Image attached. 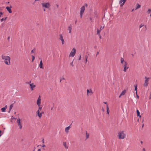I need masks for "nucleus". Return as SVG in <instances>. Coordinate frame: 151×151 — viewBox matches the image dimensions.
<instances>
[{
  "mask_svg": "<svg viewBox=\"0 0 151 151\" xmlns=\"http://www.w3.org/2000/svg\"><path fill=\"white\" fill-rule=\"evenodd\" d=\"M43 9V10L44 11V12H45L46 11V8H42Z\"/></svg>",
  "mask_w": 151,
  "mask_h": 151,
  "instance_id": "nucleus-37",
  "label": "nucleus"
},
{
  "mask_svg": "<svg viewBox=\"0 0 151 151\" xmlns=\"http://www.w3.org/2000/svg\"><path fill=\"white\" fill-rule=\"evenodd\" d=\"M90 20H92V18H91V17H90Z\"/></svg>",
  "mask_w": 151,
  "mask_h": 151,
  "instance_id": "nucleus-51",
  "label": "nucleus"
},
{
  "mask_svg": "<svg viewBox=\"0 0 151 151\" xmlns=\"http://www.w3.org/2000/svg\"><path fill=\"white\" fill-rule=\"evenodd\" d=\"M149 98V99H151V93H150V96Z\"/></svg>",
  "mask_w": 151,
  "mask_h": 151,
  "instance_id": "nucleus-40",
  "label": "nucleus"
},
{
  "mask_svg": "<svg viewBox=\"0 0 151 151\" xmlns=\"http://www.w3.org/2000/svg\"><path fill=\"white\" fill-rule=\"evenodd\" d=\"M45 147V146L44 145H42V147Z\"/></svg>",
  "mask_w": 151,
  "mask_h": 151,
  "instance_id": "nucleus-47",
  "label": "nucleus"
},
{
  "mask_svg": "<svg viewBox=\"0 0 151 151\" xmlns=\"http://www.w3.org/2000/svg\"><path fill=\"white\" fill-rule=\"evenodd\" d=\"M134 10V9H133L132 10V12Z\"/></svg>",
  "mask_w": 151,
  "mask_h": 151,
  "instance_id": "nucleus-57",
  "label": "nucleus"
},
{
  "mask_svg": "<svg viewBox=\"0 0 151 151\" xmlns=\"http://www.w3.org/2000/svg\"><path fill=\"white\" fill-rule=\"evenodd\" d=\"M7 106L6 105L4 106V107H3L1 108V110L2 112H5V111L6 109L7 108Z\"/></svg>",
  "mask_w": 151,
  "mask_h": 151,
  "instance_id": "nucleus-17",
  "label": "nucleus"
},
{
  "mask_svg": "<svg viewBox=\"0 0 151 151\" xmlns=\"http://www.w3.org/2000/svg\"><path fill=\"white\" fill-rule=\"evenodd\" d=\"M10 38V37H8V40H9V39Z\"/></svg>",
  "mask_w": 151,
  "mask_h": 151,
  "instance_id": "nucleus-52",
  "label": "nucleus"
},
{
  "mask_svg": "<svg viewBox=\"0 0 151 151\" xmlns=\"http://www.w3.org/2000/svg\"><path fill=\"white\" fill-rule=\"evenodd\" d=\"M66 145V143H65V145Z\"/></svg>",
  "mask_w": 151,
  "mask_h": 151,
  "instance_id": "nucleus-62",
  "label": "nucleus"
},
{
  "mask_svg": "<svg viewBox=\"0 0 151 151\" xmlns=\"http://www.w3.org/2000/svg\"><path fill=\"white\" fill-rule=\"evenodd\" d=\"M1 58L2 59L4 60V62L6 65H10L11 58L9 56L3 55L1 56Z\"/></svg>",
  "mask_w": 151,
  "mask_h": 151,
  "instance_id": "nucleus-2",
  "label": "nucleus"
},
{
  "mask_svg": "<svg viewBox=\"0 0 151 151\" xmlns=\"http://www.w3.org/2000/svg\"><path fill=\"white\" fill-rule=\"evenodd\" d=\"M104 103L106 104V106H107V105L109 106L108 104L106 102H104Z\"/></svg>",
  "mask_w": 151,
  "mask_h": 151,
  "instance_id": "nucleus-35",
  "label": "nucleus"
},
{
  "mask_svg": "<svg viewBox=\"0 0 151 151\" xmlns=\"http://www.w3.org/2000/svg\"><path fill=\"white\" fill-rule=\"evenodd\" d=\"M42 8H46L47 9H49L51 6L50 2L42 3L41 4Z\"/></svg>",
  "mask_w": 151,
  "mask_h": 151,
  "instance_id": "nucleus-3",
  "label": "nucleus"
},
{
  "mask_svg": "<svg viewBox=\"0 0 151 151\" xmlns=\"http://www.w3.org/2000/svg\"><path fill=\"white\" fill-rule=\"evenodd\" d=\"M87 95L88 96H91V95H92L93 93L92 90V89H91V88L87 89Z\"/></svg>",
  "mask_w": 151,
  "mask_h": 151,
  "instance_id": "nucleus-10",
  "label": "nucleus"
},
{
  "mask_svg": "<svg viewBox=\"0 0 151 151\" xmlns=\"http://www.w3.org/2000/svg\"><path fill=\"white\" fill-rule=\"evenodd\" d=\"M39 67L41 68L42 69L43 68V64L42 63V60H41L40 61V64L39 65Z\"/></svg>",
  "mask_w": 151,
  "mask_h": 151,
  "instance_id": "nucleus-18",
  "label": "nucleus"
},
{
  "mask_svg": "<svg viewBox=\"0 0 151 151\" xmlns=\"http://www.w3.org/2000/svg\"><path fill=\"white\" fill-rule=\"evenodd\" d=\"M17 122L18 124V125L19 127V129H21L22 128V124L21 122V120L19 118H18L17 120Z\"/></svg>",
  "mask_w": 151,
  "mask_h": 151,
  "instance_id": "nucleus-6",
  "label": "nucleus"
},
{
  "mask_svg": "<svg viewBox=\"0 0 151 151\" xmlns=\"http://www.w3.org/2000/svg\"><path fill=\"white\" fill-rule=\"evenodd\" d=\"M66 145V143H65V145Z\"/></svg>",
  "mask_w": 151,
  "mask_h": 151,
  "instance_id": "nucleus-63",
  "label": "nucleus"
},
{
  "mask_svg": "<svg viewBox=\"0 0 151 151\" xmlns=\"http://www.w3.org/2000/svg\"><path fill=\"white\" fill-rule=\"evenodd\" d=\"M41 111L37 110L36 112V116H38L40 118L42 117V113L40 112Z\"/></svg>",
  "mask_w": 151,
  "mask_h": 151,
  "instance_id": "nucleus-11",
  "label": "nucleus"
},
{
  "mask_svg": "<svg viewBox=\"0 0 151 151\" xmlns=\"http://www.w3.org/2000/svg\"><path fill=\"white\" fill-rule=\"evenodd\" d=\"M117 137L119 139H124L126 137V134L124 131L122 130L118 132Z\"/></svg>",
  "mask_w": 151,
  "mask_h": 151,
  "instance_id": "nucleus-1",
  "label": "nucleus"
},
{
  "mask_svg": "<svg viewBox=\"0 0 151 151\" xmlns=\"http://www.w3.org/2000/svg\"><path fill=\"white\" fill-rule=\"evenodd\" d=\"M137 86H135V87L134 90H135V91H136L135 93H136V94L137 97V99H139V97L137 94Z\"/></svg>",
  "mask_w": 151,
  "mask_h": 151,
  "instance_id": "nucleus-19",
  "label": "nucleus"
},
{
  "mask_svg": "<svg viewBox=\"0 0 151 151\" xmlns=\"http://www.w3.org/2000/svg\"><path fill=\"white\" fill-rule=\"evenodd\" d=\"M11 7H9V6H7L6 7V9L10 13H12V11L11 9Z\"/></svg>",
  "mask_w": 151,
  "mask_h": 151,
  "instance_id": "nucleus-16",
  "label": "nucleus"
},
{
  "mask_svg": "<svg viewBox=\"0 0 151 151\" xmlns=\"http://www.w3.org/2000/svg\"><path fill=\"white\" fill-rule=\"evenodd\" d=\"M126 1V0H120L119 1V3L120 4V6L122 7Z\"/></svg>",
  "mask_w": 151,
  "mask_h": 151,
  "instance_id": "nucleus-14",
  "label": "nucleus"
},
{
  "mask_svg": "<svg viewBox=\"0 0 151 151\" xmlns=\"http://www.w3.org/2000/svg\"><path fill=\"white\" fill-rule=\"evenodd\" d=\"M57 6L58 7V5H57Z\"/></svg>",
  "mask_w": 151,
  "mask_h": 151,
  "instance_id": "nucleus-61",
  "label": "nucleus"
},
{
  "mask_svg": "<svg viewBox=\"0 0 151 151\" xmlns=\"http://www.w3.org/2000/svg\"><path fill=\"white\" fill-rule=\"evenodd\" d=\"M38 106V109L37 110L40 111H41L42 108V106L41 105H40L39 106Z\"/></svg>",
  "mask_w": 151,
  "mask_h": 151,
  "instance_id": "nucleus-25",
  "label": "nucleus"
},
{
  "mask_svg": "<svg viewBox=\"0 0 151 151\" xmlns=\"http://www.w3.org/2000/svg\"><path fill=\"white\" fill-rule=\"evenodd\" d=\"M53 110V107H52L51 108V110Z\"/></svg>",
  "mask_w": 151,
  "mask_h": 151,
  "instance_id": "nucleus-50",
  "label": "nucleus"
},
{
  "mask_svg": "<svg viewBox=\"0 0 151 151\" xmlns=\"http://www.w3.org/2000/svg\"><path fill=\"white\" fill-rule=\"evenodd\" d=\"M123 68V71L124 72H126L127 70L129 68V65L128 63H127L124 65H122Z\"/></svg>",
  "mask_w": 151,
  "mask_h": 151,
  "instance_id": "nucleus-7",
  "label": "nucleus"
},
{
  "mask_svg": "<svg viewBox=\"0 0 151 151\" xmlns=\"http://www.w3.org/2000/svg\"><path fill=\"white\" fill-rule=\"evenodd\" d=\"M31 91L33 90L34 88L35 87V86H30L29 87Z\"/></svg>",
  "mask_w": 151,
  "mask_h": 151,
  "instance_id": "nucleus-23",
  "label": "nucleus"
},
{
  "mask_svg": "<svg viewBox=\"0 0 151 151\" xmlns=\"http://www.w3.org/2000/svg\"><path fill=\"white\" fill-rule=\"evenodd\" d=\"M103 28H104V27H103L102 28V27H101V28H100V29H101L100 30H101L103 29Z\"/></svg>",
  "mask_w": 151,
  "mask_h": 151,
  "instance_id": "nucleus-43",
  "label": "nucleus"
},
{
  "mask_svg": "<svg viewBox=\"0 0 151 151\" xmlns=\"http://www.w3.org/2000/svg\"><path fill=\"white\" fill-rule=\"evenodd\" d=\"M101 110L103 112H104V110L103 108H102V109Z\"/></svg>",
  "mask_w": 151,
  "mask_h": 151,
  "instance_id": "nucleus-42",
  "label": "nucleus"
},
{
  "mask_svg": "<svg viewBox=\"0 0 151 151\" xmlns=\"http://www.w3.org/2000/svg\"><path fill=\"white\" fill-rule=\"evenodd\" d=\"M71 29H72V28H71V26H69L68 27V29L69 30V33H70L71 32Z\"/></svg>",
  "mask_w": 151,
  "mask_h": 151,
  "instance_id": "nucleus-30",
  "label": "nucleus"
},
{
  "mask_svg": "<svg viewBox=\"0 0 151 151\" xmlns=\"http://www.w3.org/2000/svg\"><path fill=\"white\" fill-rule=\"evenodd\" d=\"M81 55H80V57H79V60H81Z\"/></svg>",
  "mask_w": 151,
  "mask_h": 151,
  "instance_id": "nucleus-45",
  "label": "nucleus"
},
{
  "mask_svg": "<svg viewBox=\"0 0 151 151\" xmlns=\"http://www.w3.org/2000/svg\"><path fill=\"white\" fill-rule=\"evenodd\" d=\"M4 20V18H2L1 19V22H2L3 21V20Z\"/></svg>",
  "mask_w": 151,
  "mask_h": 151,
  "instance_id": "nucleus-41",
  "label": "nucleus"
},
{
  "mask_svg": "<svg viewBox=\"0 0 151 151\" xmlns=\"http://www.w3.org/2000/svg\"><path fill=\"white\" fill-rule=\"evenodd\" d=\"M35 49H34L33 50H32L31 52V53H35Z\"/></svg>",
  "mask_w": 151,
  "mask_h": 151,
  "instance_id": "nucleus-34",
  "label": "nucleus"
},
{
  "mask_svg": "<svg viewBox=\"0 0 151 151\" xmlns=\"http://www.w3.org/2000/svg\"><path fill=\"white\" fill-rule=\"evenodd\" d=\"M33 151H35V149H34V150H33Z\"/></svg>",
  "mask_w": 151,
  "mask_h": 151,
  "instance_id": "nucleus-60",
  "label": "nucleus"
},
{
  "mask_svg": "<svg viewBox=\"0 0 151 151\" xmlns=\"http://www.w3.org/2000/svg\"><path fill=\"white\" fill-rule=\"evenodd\" d=\"M140 142H141V144H142L143 143V142L142 141H141Z\"/></svg>",
  "mask_w": 151,
  "mask_h": 151,
  "instance_id": "nucleus-55",
  "label": "nucleus"
},
{
  "mask_svg": "<svg viewBox=\"0 0 151 151\" xmlns=\"http://www.w3.org/2000/svg\"><path fill=\"white\" fill-rule=\"evenodd\" d=\"M85 7L84 6H83L81 8L80 17L82 18L83 13L85 11Z\"/></svg>",
  "mask_w": 151,
  "mask_h": 151,
  "instance_id": "nucleus-9",
  "label": "nucleus"
},
{
  "mask_svg": "<svg viewBox=\"0 0 151 151\" xmlns=\"http://www.w3.org/2000/svg\"><path fill=\"white\" fill-rule=\"evenodd\" d=\"M2 135V134H1V131L0 130V137Z\"/></svg>",
  "mask_w": 151,
  "mask_h": 151,
  "instance_id": "nucleus-39",
  "label": "nucleus"
},
{
  "mask_svg": "<svg viewBox=\"0 0 151 151\" xmlns=\"http://www.w3.org/2000/svg\"><path fill=\"white\" fill-rule=\"evenodd\" d=\"M137 116H139L140 118L141 117V116L140 114V112L138 109L137 110Z\"/></svg>",
  "mask_w": 151,
  "mask_h": 151,
  "instance_id": "nucleus-21",
  "label": "nucleus"
},
{
  "mask_svg": "<svg viewBox=\"0 0 151 151\" xmlns=\"http://www.w3.org/2000/svg\"><path fill=\"white\" fill-rule=\"evenodd\" d=\"M101 30H99V29H98L97 30V34L98 35H100V32H101Z\"/></svg>",
  "mask_w": 151,
  "mask_h": 151,
  "instance_id": "nucleus-33",
  "label": "nucleus"
},
{
  "mask_svg": "<svg viewBox=\"0 0 151 151\" xmlns=\"http://www.w3.org/2000/svg\"><path fill=\"white\" fill-rule=\"evenodd\" d=\"M143 151H145V149L144 148H143Z\"/></svg>",
  "mask_w": 151,
  "mask_h": 151,
  "instance_id": "nucleus-44",
  "label": "nucleus"
},
{
  "mask_svg": "<svg viewBox=\"0 0 151 151\" xmlns=\"http://www.w3.org/2000/svg\"><path fill=\"white\" fill-rule=\"evenodd\" d=\"M147 13L148 14H150V16L151 17V9H148Z\"/></svg>",
  "mask_w": 151,
  "mask_h": 151,
  "instance_id": "nucleus-27",
  "label": "nucleus"
},
{
  "mask_svg": "<svg viewBox=\"0 0 151 151\" xmlns=\"http://www.w3.org/2000/svg\"><path fill=\"white\" fill-rule=\"evenodd\" d=\"M126 92V90H124L121 93V95L123 96V95H124Z\"/></svg>",
  "mask_w": 151,
  "mask_h": 151,
  "instance_id": "nucleus-26",
  "label": "nucleus"
},
{
  "mask_svg": "<svg viewBox=\"0 0 151 151\" xmlns=\"http://www.w3.org/2000/svg\"><path fill=\"white\" fill-rule=\"evenodd\" d=\"M59 37V39L61 40L62 44L63 45L64 44V40L63 39V36L61 34H60Z\"/></svg>",
  "mask_w": 151,
  "mask_h": 151,
  "instance_id": "nucleus-15",
  "label": "nucleus"
},
{
  "mask_svg": "<svg viewBox=\"0 0 151 151\" xmlns=\"http://www.w3.org/2000/svg\"><path fill=\"white\" fill-rule=\"evenodd\" d=\"M85 63L86 64L87 62V59H88V56H87L86 55V56H85Z\"/></svg>",
  "mask_w": 151,
  "mask_h": 151,
  "instance_id": "nucleus-29",
  "label": "nucleus"
},
{
  "mask_svg": "<svg viewBox=\"0 0 151 151\" xmlns=\"http://www.w3.org/2000/svg\"><path fill=\"white\" fill-rule=\"evenodd\" d=\"M122 96V95H121V94H120V95L119 96V98H121V96Z\"/></svg>",
  "mask_w": 151,
  "mask_h": 151,
  "instance_id": "nucleus-49",
  "label": "nucleus"
},
{
  "mask_svg": "<svg viewBox=\"0 0 151 151\" xmlns=\"http://www.w3.org/2000/svg\"><path fill=\"white\" fill-rule=\"evenodd\" d=\"M70 65L72 67L73 66V62L70 63Z\"/></svg>",
  "mask_w": 151,
  "mask_h": 151,
  "instance_id": "nucleus-36",
  "label": "nucleus"
},
{
  "mask_svg": "<svg viewBox=\"0 0 151 151\" xmlns=\"http://www.w3.org/2000/svg\"><path fill=\"white\" fill-rule=\"evenodd\" d=\"M40 0H35V2H36V1H40Z\"/></svg>",
  "mask_w": 151,
  "mask_h": 151,
  "instance_id": "nucleus-46",
  "label": "nucleus"
},
{
  "mask_svg": "<svg viewBox=\"0 0 151 151\" xmlns=\"http://www.w3.org/2000/svg\"><path fill=\"white\" fill-rule=\"evenodd\" d=\"M13 106V104H12L10 105V107H9V112L12 109Z\"/></svg>",
  "mask_w": 151,
  "mask_h": 151,
  "instance_id": "nucleus-28",
  "label": "nucleus"
},
{
  "mask_svg": "<svg viewBox=\"0 0 151 151\" xmlns=\"http://www.w3.org/2000/svg\"><path fill=\"white\" fill-rule=\"evenodd\" d=\"M41 99L40 95L38 97L36 102V103L38 106H39L41 104Z\"/></svg>",
  "mask_w": 151,
  "mask_h": 151,
  "instance_id": "nucleus-8",
  "label": "nucleus"
},
{
  "mask_svg": "<svg viewBox=\"0 0 151 151\" xmlns=\"http://www.w3.org/2000/svg\"><path fill=\"white\" fill-rule=\"evenodd\" d=\"M29 85H33V84L32 83V84H30Z\"/></svg>",
  "mask_w": 151,
  "mask_h": 151,
  "instance_id": "nucleus-56",
  "label": "nucleus"
},
{
  "mask_svg": "<svg viewBox=\"0 0 151 151\" xmlns=\"http://www.w3.org/2000/svg\"><path fill=\"white\" fill-rule=\"evenodd\" d=\"M120 61L121 63L122 64V65L127 63L126 61H125L124 60V59L122 58H121Z\"/></svg>",
  "mask_w": 151,
  "mask_h": 151,
  "instance_id": "nucleus-13",
  "label": "nucleus"
},
{
  "mask_svg": "<svg viewBox=\"0 0 151 151\" xmlns=\"http://www.w3.org/2000/svg\"><path fill=\"white\" fill-rule=\"evenodd\" d=\"M76 52V49L74 48H73L69 55V57H73L75 55Z\"/></svg>",
  "mask_w": 151,
  "mask_h": 151,
  "instance_id": "nucleus-5",
  "label": "nucleus"
},
{
  "mask_svg": "<svg viewBox=\"0 0 151 151\" xmlns=\"http://www.w3.org/2000/svg\"><path fill=\"white\" fill-rule=\"evenodd\" d=\"M142 27L141 31L142 32H145L147 29L146 25H145L143 24H141L139 26V29Z\"/></svg>",
  "mask_w": 151,
  "mask_h": 151,
  "instance_id": "nucleus-4",
  "label": "nucleus"
},
{
  "mask_svg": "<svg viewBox=\"0 0 151 151\" xmlns=\"http://www.w3.org/2000/svg\"><path fill=\"white\" fill-rule=\"evenodd\" d=\"M42 142H43V143H44V141L43 140V141H42Z\"/></svg>",
  "mask_w": 151,
  "mask_h": 151,
  "instance_id": "nucleus-59",
  "label": "nucleus"
},
{
  "mask_svg": "<svg viewBox=\"0 0 151 151\" xmlns=\"http://www.w3.org/2000/svg\"><path fill=\"white\" fill-rule=\"evenodd\" d=\"M85 6H87V4H85Z\"/></svg>",
  "mask_w": 151,
  "mask_h": 151,
  "instance_id": "nucleus-53",
  "label": "nucleus"
},
{
  "mask_svg": "<svg viewBox=\"0 0 151 151\" xmlns=\"http://www.w3.org/2000/svg\"><path fill=\"white\" fill-rule=\"evenodd\" d=\"M0 17H1V15H3V13L1 12L0 13Z\"/></svg>",
  "mask_w": 151,
  "mask_h": 151,
  "instance_id": "nucleus-38",
  "label": "nucleus"
},
{
  "mask_svg": "<svg viewBox=\"0 0 151 151\" xmlns=\"http://www.w3.org/2000/svg\"><path fill=\"white\" fill-rule=\"evenodd\" d=\"M37 151H41V149H38Z\"/></svg>",
  "mask_w": 151,
  "mask_h": 151,
  "instance_id": "nucleus-48",
  "label": "nucleus"
},
{
  "mask_svg": "<svg viewBox=\"0 0 151 151\" xmlns=\"http://www.w3.org/2000/svg\"><path fill=\"white\" fill-rule=\"evenodd\" d=\"M89 137V134L88 133H87V132L86 133V139H87Z\"/></svg>",
  "mask_w": 151,
  "mask_h": 151,
  "instance_id": "nucleus-32",
  "label": "nucleus"
},
{
  "mask_svg": "<svg viewBox=\"0 0 151 151\" xmlns=\"http://www.w3.org/2000/svg\"><path fill=\"white\" fill-rule=\"evenodd\" d=\"M70 126H68V127H66V128H65V132L67 133H68L69 132V130L70 129Z\"/></svg>",
  "mask_w": 151,
  "mask_h": 151,
  "instance_id": "nucleus-20",
  "label": "nucleus"
},
{
  "mask_svg": "<svg viewBox=\"0 0 151 151\" xmlns=\"http://www.w3.org/2000/svg\"><path fill=\"white\" fill-rule=\"evenodd\" d=\"M136 6H136V7L135 10H137V9L139 8H140V7L141 6V5L138 4H137Z\"/></svg>",
  "mask_w": 151,
  "mask_h": 151,
  "instance_id": "nucleus-22",
  "label": "nucleus"
},
{
  "mask_svg": "<svg viewBox=\"0 0 151 151\" xmlns=\"http://www.w3.org/2000/svg\"><path fill=\"white\" fill-rule=\"evenodd\" d=\"M145 82L144 83V85H147L148 84V81L149 79H150V78H148L145 77Z\"/></svg>",
  "mask_w": 151,
  "mask_h": 151,
  "instance_id": "nucleus-12",
  "label": "nucleus"
},
{
  "mask_svg": "<svg viewBox=\"0 0 151 151\" xmlns=\"http://www.w3.org/2000/svg\"><path fill=\"white\" fill-rule=\"evenodd\" d=\"M32 62H33L34 61V60L35 59V57L33 55H32Z\"/></svg>",
  "mask_w": 151,
  "mask_h": 151,
  "instance_id": "nucleus-31",
  "label": "nucleus"
},
{
  "mask_svg": "<svg viewBox=\"0 0 151 151\" xmlns=\"http://www.w3.org/2000/svg\"><path fill=\"white\" fill-rule=\"evenodd\" d=\"M144 126V124H143L142 125V127H143Z\"/></svg>",
  "mask_w": 151,
  "mask_h": 151,
  "instance_id": "nucleus-58",
  "label": "nucleus"
},
{
  "mask_svg": "<svg viewBox=\"0 0 151 151\" xmlns=\"http://www.w3.org/2000/svg\"><path fill=\"white\" fill-rule=\"evenodd\" d=\"M7 18V17H6L5 18H4V20H6Z\"/></svg>",
  "mask_w": 151,
  "mask_h": 151,
  "instance_id": "nucleus-54",
  "label": "nucleus"
},
{
  "mask_svg": "<svg viewBox=\"0 0 151 151\" xmlns=\"http://www.w3.org/2000/svg\"><path fill=\"white\" fill-rule=\"evenodd\" d=\"M106 111H107V113L108 114V115H109V106L107 105V106H106Z\"/></svg>",
  "mask_w": 151,
  "mask_h": 151,
  "instance_id": "nucleus-24",
  "label": "nucleus"
}]
</instances>
